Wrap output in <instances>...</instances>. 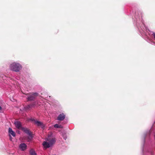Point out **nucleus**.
Listing matches in <instances>:
<instances>
[{
  "label": "nucleus",
  "mask_w": 155,
  "mask_h": 155,
  "mask_svg": "<svg viewBox=\"0 0 155 155\" xmlns=\"http://www.w3.org/2000/svg\"><path fill=\"white\" fill-rule=\"evenodd\" d=\"M48 142L44 141L43 145L46 148H49L55 142V138L49 137L47 139Z\"/></svg>",
  "instance_id": "obj_1"
},
{
  "label": "nucleus",
  "mask_w": 155,
  "mask_h": 155,
  "mask_svg": "<svg viewBox=\"0 0 155 155\" xmlns=\"http://www.w3.org/2000/svg\"><path fill=\"white\" fill-rule=\"evenodd\" d=\"M10 68L13 71L18 72L21 69V66L19 63L14 62L10 64Z\"/></svg>",
  "instance_id": "obj_2"
},
{
  "label": "nucleus",
  "mask_w": 155,
  "mask_h": 155,
  "mask_svg": "<svg viewBox=\"0 0 155 155\" xmlns=\"http://www.w3.org/2000/svg\"><path fill=\"white\" fill-rule=\"evenodd\" d=\"M25 94L27 96V99L28 101H34L38 95V93L36 92L29 93Z\"/></svg>",
  "instance_id": "obj_3"
},
{
  "label": "nucleus",
  "mask_w": 155,
  "mask_h": 155,
  "mask_svg": "<svg viewBox=\"0 0 155 155\" xmlns=\"http://www.w3.org/2000/svg\"><path fill=\"white\" fill-rule=\"evenodd\" d=\"M21 130L29 136V137H28V138L29 140H31L32 138V137L31 133L27 128L23 127Z\"/></svg>",
  "instance_id": "obj_4"
},
{
  "label": "nucleus",
  "mask_w": 155,
  "mask_h": 155,
  "mask_svg": "<svg viewBox=\"0 0 155 155\" xmlns=\"http://www.w3.org/2000/svg\"><path fill=\"white\" fill-rule=\"evenodd\" d=\"M19 147L21 150L24 151L26 150L27 146L25 143H23L20 145Z\"/></svg>",
  "instance_id": "obj_5"
},
{
  "label": "nucleus",
  "mask_w": 155,
  "mask_h": 155,
  "mask_svg": "<svg viewBox=\"0 0 155 155\" xmlns=\"http://www.w3.org/2000/svg\"><path fill=\"white\" fill-rule=\"evenodd\" d=\"M14 124L16 127L18 129H21L23 128L22 127L21 123L19 121H16L15 122Z\"/></svg>",
  "instance_id": "obj_6"
},
{
  "label": "nucleus",
  "mask_w": 155,
  "mask_h": 155,
  "mask_svg": "<svg viewBox=\"0 0 155 155\" xmlns=\"http://www.w3.org/2000/svg\"><path fill=\"white\" fill-rule=\"evenodd\" d=\"M65 118V115L63 114H60L57 118V120H62Z\"/></svg>",
  "instance_id": "obj_7"
},
{
  "label": "nucleus",
  "mask_w": 155,
  "mask_h": 155,
  "mask_svg": "<svg viewBox=\"0 0 155 155\" xmlns=\"http://www.w3.org/2000/svg\"><path fill=\"white\" fill-rule=\"evenodd\" d=\"M35 124H36L38 126H41V127H43L44 126L43 123L41 122L35 120Z\"/></svg>",
  "instance_id": "obj_8"
},
{
  "label": "nucleus",
  "mask_w": 155,
  "mask_h": 155,
  "mask_svg": "<svg viewBox=\"0 0 155 155\" xmlns=\"http://www.w3.org/2000/svg\"><path fill=\"white\" fill-rule=\"evenodd\" d=\"M8 132L10 134H11L13 137H15V134L14 132L12 129L11 128H9L8 129Z\"/></svg>",
  "instance_id": "obj_9"
},
{
  "label": "nucleus",
  "mask_w": 155,
  "mask_h": 155,
  "mask_svg": "<svg viewBox=\"0 0 155 155\" xmlns=\"http://www.w3.org/2000/svg\"><path fill=\"white\" fill-rule=\"evenodd\" d=\"M29 153L30 155H37L35 151L33 149H31L30 150Z\"/></svg>",
  "instance_id": "obj_10"
},
{
  "label": "nucleus",
  "mask_w": 155,
  "mask_h": 155,
  "mask_svg": "<svg viewBox=\"0 0 155 155\" xmlns=\"http://www.w3.org/2000/svg\"><path fill=\"white\" fill-rule=\"evenodd\" d=\"M54 127L57 128H61V125H59L57 124H55L54 125Z\"/></svg>",
  "instance_id": "obj_11"
},
{
  "label": "nucleus",
  "mask_w": 155,
  "mask_h": 155,
  "mask_svg": "<svg viewBox=\"0 0 155 155\" xmlns=\"http://www.w3.org/2000/svg\"><path fill=\"white\" fill-rule=\"evenodd\" d=\"M31 108V105H30V104L28 105L27 106L25 107V109L26 110H28Z\"/></svg>",
  "instance_id": "obj_12"
},
{
  "label": "nucleus",
  "mask_w": 155,
  "mask_h": 155,
  "mask_svg": "<svg viewBox=\"0 0 155 155\" xmlns=\"http://www.w3.org/2000/svg\"><path fill=\"white\" fill-rule=\"evenodd\" d=\"M63 138L65 140H66L67 138V136L66 134H63Z\"/></svg>",
  "instance_id": "obj_13"
},
{
  "label": "nucleus",
  "mask_w": 155,
  "mask_h": 155,
  "mask_svg": "<svg viewBox=\"0 0 155 155\" xmlns=\"http://www.w3.org/2000/svg\"><path fill=\"white\" fill-rule=\"evenodd\" d=\"M30 105H31V108H32V107H35V104L33 103H32L31 104H30Z\"/></svg>",
  "instance_id": "obj_14"
},
{
  "label": "nucleus",
  "mask_w": 155,
  "mask_h": 155,
  "mask_svg": "<svg viewBox=\"0 0 155 155\" xmlns=\"http://www.w3.org/2000/svg\"><path fill=\"white\" fill-rule=\"evenodd\" d=\"M153 37H154V39H155V33L153 32Z\"/></svg>",
  "instance_id": "obj_15"
},
{
  "label": "nucleus",
  "mask_w": 155,
  "mask_h": 155,
  "mask_svg": "<svg viewBox=\"0 0 155 155\" xmlns=\"http://www.w3.org/2000/svg\"><path fill=\"white\" fill-rule=\"evenodd\" d=\"M54 155H55V154H54Z\"/></svg>",
  "instance_id": "obj_16"
}]
</instances>
